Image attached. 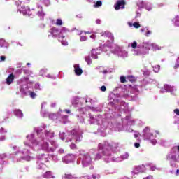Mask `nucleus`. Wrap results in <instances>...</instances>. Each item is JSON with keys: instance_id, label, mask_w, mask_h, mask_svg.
<instances>
[{"instance_id": "nucleus-43", "label": "nucleus", "mask_w": 179, "mask_h": 179, "mask_svg": "<svg viewBox=\"0 0 179 179\" xmlns=\"http://www.w3.org/2000/svg\"><path fill=\"white\" fill-rule=\"evenodd\" d=\"M96 23H98V24H100V20H97Z\"/></svg>"}, {"instance_id": "nucleus-19", "label": "nucleus", "mask_w": 179, "mask_h": 179, "mask_svg": "<svg viewBox=\"0 0 179 179\" xmlns=\"http://www.w3.org/2000/svg\"><path fill=\"white\" fill-rule=\"evenodd\" d=\"M36 96H37V94L34 92H30V97L31 99H36Z\"/></svg>"}, {"instance_id": "nucleus-5", "label": "nucleus", "mask_w": 179, "mask_h": 179, "mask_svg": "<svg viewBox=\"0 0 179 179\" xmlns=\"http://www.w3.org/2000/svg\"><path fill=\"white\" fill-rule=\"evenodd\" d=\"M50 33L55 37H57L59 34V30L57 27H52L50 29Z\"/></svg>"}, {"instance_id": "nucleus-52", "label": "nucleus", "mask_w": 179, "mask_h": 179, "mask_svg": "<svg viewBox=\"0 0 179 179\" xmlns=\"http://www.w3.org/2000/svg\"><path fill=\"white\" fill-rule=\"evenodd\" d=\"M61 153H64V150H62V151H61Z\"/></svg>"}, {"instance_id": "nucleus-30", "label": "nucleus", "mask_w": 179, "mask_h": 179, "mask_svg": "<svg viewBox=\"0 0 179 179\" xmlns=\"http://www.w3.org/2000/svg\"><path fill=\"white\" fill-rule=\"evenodd\" d=\"M64 111L66 114H71V110L69 109H66Z\"/></svg>"}, {"instance_id": "nucleus-32", "label": "nucleus", "mask_w": 179, "mask_h": 179, "mask_svg": "<svg viewBox=\"0 0 179 179\" xmlns=\"http://www.w3.org/2000/svg\"><path fill=\"white\" fill-rule=\"evenodd\" d=\"M174 68L175 69L179 68V62H178L176 64H175Z\"/></svg>"}, {"instance_id": "nucleus-26", "label": "nucleus", "mask_w": 179, "mask_h": 179, "mask_svg": "<svg viewBox=\"0 0 179 179\" xmlns=\"http://www.w3.org/2000/svg\"><path fill=\"white\" fill-rule=\"evenodd\" d=\"M22 80H24L25 82H28L29 77H24V78H22Z\"/></svg>"}, {"instance_id": "nucleus-22", "label": "nucleus", "mask_w": 179, "mask_h": 179, "mask_svg": "<svg viewBox=\"0 0 179 179\" xmlns=\"http://www.w3.org/2000/svg\"><path fill=\"white\" fill-rule=\"evenodd\" d=\"M101 92H106V90H107V88L106 87V86L103 85L101 87Z\"/></svg>"}, {"instance_id": "nucleus-48", "label": "nucleus", "mask_w": 179, "mask_h": 179, "mask_svg": "<svg viewBox=\"0 0 179 179\" xmlns=\"http://www.w3.org/2000/svg\"><path fill=\"white\" fill-rule=\"evenodd\" d=\"M20 92H24V89L22 88V89L20 90Z\"/></svg>"}, {"instance_id": "nucleus-8", "label": "nucleus", "mask_w": 179, "mask_h": 179, "mask_svg": "<svg viewBox=\"0 0 179 179\" xmlns=\"http://www.w3.org/2000/svg\"><path fill=\"white\" fill-rule=\"evenodd\" d=\"M15 115L18 117L19 118H22L23 117V113L20 109H16L14 112Z\"/></svg>"}, {"instance_id": "nucleus-28", "label": "nucleus", "mask_w": 179, "mask_h": 179, "mask_svg": "<svg viewBox=\"0 0 179 179\" xmlns=\"http://www.w3.org/2000/svg\"><path fill=\"white\" fill-rule=\"evenodd\" d=\"M134 146L135 148H139L141 146V144H139V143H135Z\"/></svg>"}, {"instance_id": "nucleus-45", "label": "nucleus", "mask_w": 179, "mask_h": 179, "mask_svg": "<svg viewBox=\"0 0 179 179\" xmlns=\"http://www.w3.org/2000/svg\"><path fill=\"white\" fill-rule=\"evenodd\" d=\"M47 78H51V75L48 74V75H47Z\"/></svg>"}, {"instance_id": "nucleus-33", "label": "nucleus", "mask_w": 179, "mask_h": 179, "mask_svg": "<svg viewBox=\"0 0 179 179\" xmlns=\"http://www.w3.org/2000/svg\"><path fill=\"white\" fill-rule=\"evenodd\" d=\"M24 73H26L27 75H29L30 73V72L29 71V70H24Z\"/></svg>"}, {"instance_id": "nucleus-13", "label": "nucleus", "mask_w": 179, "mask_h": 179, "mask_svg": "<svg viewBox=\"0 0 179 179\" xmlns=\"http://www.w3.org/2000/svg\"><path fill=\"white\" fill-rule=\"evenodd\" d=\"M48 146H49L48 143L45 142L43 144L42 148H43V150H48Z\"/></svg>"}, {"instance_id": "nucleus-21", "label": "nucleus", "mask_w": 179, "mask_h": 179, "mask_svg": "<svg viewBox=\"0 0 179 179\" xmlns=\"http://www.w3.org/2000/svg\"><path fill=\"white\" fill-rule=\"evenodd\" d=\"M70 148H71V149H76V144L72 143L70 145Z\"/></svg>"}, {"instance_id": "nucleus-34", "label": "nucleus", "mask_w": 179, "mask_h": 179, "mask_svg": "<svg viewBox=\"0 0 179 179\" xmlns=\"http://www.w3.org/2000/svg\"><path fill=\"white\" fill-rule=\"evenodd\" d=\"M87 159H88V163L92 162V158H90V157H88Z\"/></svg>"}, {"instance_id": "nucleus-16", "label": "nucleus", "mask_w": 179, "mask_h": 179, "mask_svg": "<svg viewBox=\"0 0 179 179\" xmlns=\"http://www.w3.org/2000/svg\"><path fill=\"white\" fill-rule=\"evenodd\" d=\"M128 79L129 80V82H131V83H134V82H135L136 80H135V78H134V76H130L128 77Z\"/></svg>"}, {"instance_id": "nucleus-37", "label": "nucleus", "mask_w": 179, "mask_h": 179, "mask_svg": "<svg viewBox=\"0 0 179 179\" xmlns=\"http://www.w3.org/2000/svg\"><path fill=\"white\" fill-rule=\"evenodd\" d=\"M171 159H173V160H176V155H172Z\"/></svg>"}, {"instance_id": "nucleus-25", "label": "nucleus", "mask_w": 179, "mask_h": 179, "mask_svg": "<svg viewBox=\"0 0 179 179\" xmlns=\"http://www.w3.org/2000/svg\"><path fill=\"white\" fill-rule=\"evenodd\" d=\"M143 179H153V176L152 175H150L145 178H143Z\"/></svg>"}, {"instance_id": "nucleus-54", "label": "nucleus", "mask_w": 179, "mask_h": 179, "mask_svg": "<svg viewBox=\"0 0 179 179\" xmlns=\"http://www.w3.org/2000/svg\"><path fill=\"white\" fill-rule=\"evenodd\" d=\"M1 129H3V128H1Z\"/></svg>"}, {"instance_id": "nucleus-31", "label": "nucleus", "mask_w": 179, "mask_h": 179, "mask_svg": "<svg viewBox=\"0 0 179 179\" xmlns=\"http://www.w3.org/2000/svg\"><path fill=\"white\" fill-rule=\"evenodd\" d=\"M151 143H152V145H156V140H151Z\"/></svg>"}, {"instance_id": "nucleus-9", "label": "nucleus", "mask_w": 179, "mask_h": 179, "mask_svg": "<svg viewBox=\"0 0 179 179\" xmlns=\"http://www.w3.org/2000/svg\"><path fill=\"white\" fill-rule=\"evenodd\" d=\"M99 149H107V150H111V149H113V145L107 143L105 144V146L103 148H101V144H99Z\"/></svg>"}, {"instance_id": "nucleus-1", "label": "nucleus", "mask_w": 179, "mask_h": 179, "mask_svg": "<svg viewBox=\"0 0 179 179\" xmlns=\"http://www.w3.org/2000/svg\"><path fill=\"white\" fill-rule=\"evenodd\" d=\"M125 5H127V3L124 0H117L114 8L115 10H120V9H125Z\"/></svg>"}, {"instance_id": "nucleus-41", "label": "nucleus", "mask_w": 179, "mask_h": 179, "mask_svg": "<svg viewBox=\"0 0 179 179\" xmlns=\"http://www.w3.org/2000/svg\"><path fill=\"white\" fill-rule=\"evenodd\" d=\"M94 37H96V36H94V35H91V36H90V38H94Z\"/></svg>"}, {"instance_id": "nucleus-20", "label": "nucleus", "mask_w": 179, "mask_h": 179, "mask_svg": "<svg viewBox=\"0 0 179 179\" xmlns=\"http://www.w3.org/2000/svg\"><path fill=\"white\" fill-rule=\"evenodd\" d=\"M136 47H138V43H136V41H134L133 43L131 44V48H136Z\"/></svg>"}, {"instance_id": "nucleus-44", "label": "nucleus", "mask_w": 179, "mask_h": 179, "mask_svg": "<svg viewBox=\"0 0 179 179\" xmlns=\"http://www.w3.org/2000/svg\"><path fill=\"white\" fill-rule=\"evenodd\" d=\"M94 51H96V50H94V49H93V50H92V54H94Z\"/></svg>"}, {"instance_id": "nucleus-46", "label": "nucleus", "mask_w": 179, "mask_h": 179, "mask_svg": "<svg viewBox=\"0 0 179 179\" xmlns=\"http://www.w3.org/2000/svg\"><path fill=\"white\" fill-rule=\"evenodd\" d=\"M141 31L142 33H143V31H145V29H141Z\"/></svg>"}, {"instance_id": "nucleus-10", "label": "nucleus", "mask_w": 179, "mask_h": 179, "mask_svg": "<svg viewBox=\"0 0 179 179\" xmlns=\"http://www.w3.org/2000/svg\"><path fill=\"white\" fill-rule=\"evenodd\" d=\"M45 136L48 138H54V132L51 131V130H46L45 131Z\"/></svg>"}, {"instance_id": "nucleus-7", "label": "nucleus", "mask_w": 179, "mask_h": 179, "mask_svg": "<svg viewBox=\"0 0 179 179\" xmlns=\"http://www.w3.org/2000/svg\"><path fill=\"white\" fill-rule=\"evenodd\" d=\"M43 178H55V176H52V173H51V171H46L43 175Z\"/></svg>"}, {"instance_id": "nucleus-42", "label": "nucleus", "mask_w": 179, "mask_h": 179, "mask_svg": "<svg viewBox=\"0 0 179 179\" xmlns=\"http://www.w3.org/2000/svg\"><path fill=\"white\" fill-rule=\"evenodd\" d=\"M45 71H47V69H42V70H41V72H45Z\"/></svg>"}, {"instance_id": "nucleus-15", "label": "nucleus", "mask_w": 179, "mask_h": 179, "mask_svg": "<svg viewBox=\"0 0 179 179\" xmlns=\"http://www.w3.org/2000/svg\"><path fill=\"white\" fill-rule=\"evenodd\" d=\"M85 61L87 62L88 65H90L92 64V59H90V56L85 57Z\"/></svg>"}, {"instance_id": "nucleus-53", "label": "nucleus", "mask_w": 179, "mask_h": 179, "mask_svg": "<svg viewBox=\"0 0 179 179\" xmlns=\"http://www.w3.org/2000/svg\"><path fill=\"white\" fill-rule=\"evenodd\" d=\"M27 65H30V63H27Z\"/></svg>"}, {"instance_id": "nucleus-14", "label": "nucleus", "mask_w": 179, "mask_h": 179, "mask_svg": "<svg viewBox=\"0 0 179 179\" xmlns=\"http://www.w3.org/2000/svg\"><path fill=\"white\" fill-rule=\"evenodd\" d=\"M153 71L154 72H155L156 73H157V72H159L160 71V65H157L153 68Z\"/></svg>"}, {"instance_id": "nucleus-35", "label": "nucleus", "mask_w": 179, "mask_h": 179, "mask_svg": "<svg viewBox=\"0 0 179 179\" xmlns=\"http://www.w3.org/2000/svg\"><path fill=\"white\" fill-rule=\"evenodd\" d=\"M151 170L152 171H155V170H156V167L155 166L151 167Z\"/></svg>"}, {"instance_id": "nucleus-40", "label": "nucleus", "mask_w": 179, "mask_h": 179, "mask_svg": "<svg viewBox=\"0 0 179 179\" xmlns=\"http://www.w3.org/2000/svg\"><path fill=\"white\" fill-rule=\"evenodd\" d=\"M92 178H93V179H96L97 177H96V176H94V175H92Z\"/></svg>"}, {"instance_id": "nucleus-51", "label": "nucleus", "mask_w": 179, "mask_h": 179, "mask_svg": "<svg viewBox=\"0 0 179 179\" xmlns=\"http://www.w3.org/2000/svg\"><path fill=\"white\" fill-rule=\"evenodd\" d=\"M102 153H103V155H106V151L103 150V151H102Z\"/></svg>"}, {"instance_id": "nucleus-12", "label": "nucleus", "mask_w": 179, "mask_h": 179, "mask_svg": "<svg viewBox=\"0 0 179 179\" xmlns=\"http://www.w3.org/2000/svg\"><path fill=\"white\" fill-rule=\"evenodd\" d=\"M63 23H62V20L61 19H57L56 20V23H55V25L56 26H62Z\"/></svg>"}, {"instance_id": "nucleus-39", "label": "nucleus", "mask_w": 179, "mask_h": 179, "mask_svg": "<svg viewBox=\"0 0 179 179\" xmlns=\"http://www.w3.org/2000/svg\"><path fill=\"white\" fill-rule=\"evenodd\" d=\"M176 176H179V169L176 170Z\"/></svg>"}, {"instance_id": "nucleus-38", "label": "nucleus", "mask_w": 179, "mask_h": 179, "mask_svg": "<svg viewBox=\"0 0 179 179\" xmlns=\"http://www.w3.org/2000/svg\"><path fill=\"white\" fill-rule=\"evenodd\" d=\"M107 70H103V71H102V73H103V74H106V73H107Z\"/></svg>"}, {"instance_id": "nucleus-6", "label": "nucleus", "mask_w": 179, "mask_h": 179, "mask_svg": "<svg viewBox=\"0 0 179 179\" xmlns=\"http://www.w3.org/2000/svg\"><path fill=\"white\" fill-rule=\"evenodd\" d=\"M101 36V37H110L112 43H114V36H113V34L110 32L105 31Z\"/></svg>"}, {"instance_id": "nucleus-24", "label": "nucleus", "mask_w": 179, "mask_h": 179, "mask_svg": "<svg viewBox=\"0 0 179 179\" xmlns=\"http://www.w3.org/2000/svg\"><path fill=\"white\" fill-rule=\"evenodd\" d=\"M150 34H152V31H148L145 34V36H146V37H149V36H150Z\"/></svg>"}, {"instance_id": "nucleus-17", "label": "nucleus", "mask_w": 179, "mask_h": 179, "mask_svg": "<svg viewBox=\"0 0 179 179\" xmlns=\"http://www.w3.org/2000/svg\"><path fill=\"white\" fill-rule=\"evenodd\" d=\"M120 82L121 83H125V82H127V78L125 76H121Z\"/></svg>"}, {"instance_id": "nucleus-29", "label": "nucleus", "mask_w": 179, "mask_h": 179, "mask_svg": "<svg viewBox=\"0 0 179 179\" xmlns=\"http://www.w3.org/2000/svg\"><path fill=\"white\" fill-rule=\"evenodd\" d=\"M0 59H1V61H5V59H6V57L5 56H1Z\"/></svg>"}, {"instance_id": "nucleus-4", "label": "nucleus", "mask_w": 179, "mask_h": 179, "mask_svg": "<svg viewBox=\"0 0 179 179\" xmlns=\"http://www.w3.org/2000/svg\"><path fill=\"white\" fill-rule=\"evenodd\" d=\"M13 80H15V75L13 73H11L7 77L6 83L8 85H12Z\"/></svg>"}, {"instance_id": "nucleus-49", "label": "nucleus", "mask_w": 179, "mask_h": 179, "mask_svg": "<svg viewBox=\"0 0 179 179\" xmlns=\"http://www.w3.org/2000/svg\"><path fill=\"white\" fill-rule=\"evenodd\" d=\"M134 138H138V134H134Z\"/></svg>"}, {"instance_id": "nucleus-23", "label": "nucleus", "mask_w": 179, "mask_h": 179, "mask_svg": "<svg viewBox=\"0 0 179 179\" xmlns=\"http://www.w3.org/2000/svg\"><path fill=\"white\" fill-rule=\"evenodd\" d=\"M95 159L96 160H100V159H101V155L97 154Z\"/></svg>"}, {"instance_id": "nucleus-11", "label": "nucleus", "mask_w": 179, "mask_h": 179, "mask_svg": "<svg viewBox=\"0 0 179 179\" xmlns=\"http://www.w3.org/2000/svg\"><path fill=\"white\" fill-rule=\"evenodd\" d=\"M103 5V2L101 1H96V4H94V8H100Z\"/></svg>"}, {"instance_id": "nucleus-3", "label": "nucleus", "mask_w": 179, "mask_h": 179, "mask_svg": "<svg viewBox=\"0 0 179 179\" xmlns=\"http://www.w3.org/2000/svg\"><path fill=\"white\" fill-rule=\"evenodd\" d=\"M74 72L77 76H80L83 73V70H82L78 64H74Z\"/></svg>"}, {"instance_id": "nucleus-50", "label": "nucleus", "mask_w": 179, "mask_h": 179, "mask_svg": "<svg viewBox=\"0 0 179 179\" xmlns=\"http://www.w3.org/2000/svg\"><path fill=\"white\" fill-rule=\"evenodd\" d=\"M50 143H51V145H54L55 142L54 141H51Z\"/></svg>"}, {"instance_id": "nucleus-27", "label": "nucleus", "mask_w": 179, "mask_h": 179, "mask_svg": "<svg viewBox=\"0 0 179 179\" xmlns=\"http://www.w3.org/2000/svg\"><path fill=\"white\" fill-rule=\"evenodd\" d=\"M174 113L176 114V115H179V109H175Z\"/></svg>"}, {"instance_id": "nucleus-47", "label": "nucleus", "mask_w": 179, "mask_h": 179, "mask_svg": "<svg viewBox=\"0 0 179 179\" xmlns=\"http://www.w3.org/2000/svg\"><path fill=\"white\" fill-rule=\"evenodd\" d=\"M1 43H5V40L1 39Z\"/></svg>"}, {"instance_id": "nucleus-18", "label": "nucleus", "mask_w": 179, "mask_h": 179, "mask_svg": "<svg viewBox=\"0 0 179 179\" xmlns=\"http://www.w3.org/2000/svg\"><path fill=\"white\" fill-rule=\"evenodd\" d=\"M134 27H135V29H139V27H141V24H139L138 22H134L133 24Z\"/></svg>"}, {"instance_id": "nucleus-36", "label": "nucleus", "mask_w": 179, "mask_h": 179, "mask_svg": "<svg viewBox=\"0 0 179 179\" xmlns=\"http://www.w3.org/2000/svg\"><path fill=\"white\" fill-rule=\"evenodd\" d=\"M81 39H82L83 41H85V40H86V36H82V37H81Z\"/></svg>"}, {"instance_id": "nucleus-2", "label": "nucleus", "mask_w": 179, "mask_h": 179, "mask_svg": "<svg viewBox=\"0 0 179 179\" xmlns=\"http://www.w3.org/2000/svg\"><path fill=\"white\" fill-rule=\"evenodd\" d=\"M144 136L149 141V139H152V138H156L157 136L153 135L150 127H145L144 129Z\"/></svg>"}]
</instances>
